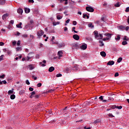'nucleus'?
<instances>
[{"mask_svg": "<svg viewBox=\"0 0 129 129\" xmlns=\"http://www.w3.org/2000/svg\"><path fill=\"white\" fill-rule=\"evenodd\" d=\"M94 35H95V39H97V40H102V38H103L102 34H98V32H97V31H94Z\"/></svg>", "mask_w": 129, "mask_h": 129, "instance_id": "f257e3e1", "label": "nucleus"}, {"mask_svg": "<svg viewBox=\"0 0 129 129\" xmlns=\"http://www.w3.org/2000/svg\"><path fill=\"white\" fill-rule=\"evenodd\" d=\"M31 55H34V52H30L28 56L26 57L27 61H30V59H32L34 56H31Z\"/></svg>", "mask_w": 129, "mask_h": 129, "instance_id": "f03ea898", "label": "nucleus"}, {"mask_svg": "<svg viewBox=\"0 0 129 129\" xmlns=\"http://www.w3.org/2000/svg\"><path fill=\"white\" fill-rule=\"evenodd\" d=\"M80 48L82 50H86L87 49V44L84 43L80 46Z\"/></svg>", "mask_w": 129, "mask_h": 129, "instance_id": "7ed1b4c3", "label": "nucleus"}, {"mask_svg": "<svg viewBox=\"0 0 129 129\" xmlns=\"http://www.w3.org/2000/svg\"><path fill=\"white\" fill-rule=\"evenodd\" d=\"M86 9L88 12H90L91 13L94 12V9L92 7H87Z\"/></svg>", "mask_w": 129, "mask_h": 129, "instance_id": "20e7f679", "label": "nucleus"}, {"mask_svg": "<svg viewBox=\"0 0 129 129\" xmlns=\"http://www.w3.org/2000/svg\"><path fill=\"white\" fill-rule=\"evenodd\" d=\"M72 49H77L78 48V44L77 43H73L71 45Z\"/></svg>", "mask_w": 129, "mask_h": 129, "instance_id": "39448f33", "label": "nucleus"}, {"mask_svg": "<svg viewBox=\"0 0 129 129\" xmlns=\"http://www.w3.org/2000/svg\"><path fill=\"white\" fill-rule=\"evenodd\" d=\"M44 35V32L42 30H40L37 32V36L38 37H41V36H43Z\"/></svg>", "mask_w": 129, "mask_h": 129, "instance_id": "423d86ee", "label": "nucleus"}, {"mask_svg": "<svg viewBox=\"0 0 129 129\" xmlns=\"http://www.w3.org/2000/svg\"><path fill=\"white\" fill-rule=\"evenodd\" d=\"M46 60H43L42 62H40L39 64L42 67H45L46 66Z\"/></svg>", "mask_w": 129, "mask_h": 129, "instance_id": "0eeeda50", "label": "nucleus"}, {"mask_svg": "<svg viewBox=\"0 0 129 129\" xmlns=\"http://www.w3.org/2000/svg\"><path fill=\"white\" fill-rule=\"evenodd\" d=\"M73 38L75 39L77 41H78V40H79L80 39V37L77 34H75L73 36Z\"/></svg>", "mask_w": 129, "mask_h": 129, "instance_id": "6e6552de", "label": "nucleus"}, {"mask_svg": "<svg viewBox=\"0 0 129 129\" xmlns=\"http://www.w3.org/2000/svg\"><path fill=\"white\" fill-rule=\"evenodd\" d=\"M57 55L59 58H61V57L63 56V52L62 51V50L59 51L57 53Z\"/></svg>", "mask_w": 129, "mask_h": 129, "instance_id": "1a4fd4ad", "label": "nucleus"}, {"mask_svg": "<svg viewBox=\"0 0 129 129\" xmlns=\"http://www.w3.org/2000/svg\"><path fill=\"white\" fill-rule=\"evenodd\" d=\"M9 16H10V14H8V13L4 14L2 16L3 20H6V19H7V18H8V17H9Z\"/></svg>", "mask_w": 129, "mask_h": 129, "instance_id": "9d476101", "label": "nucleus"}, {"mask_svg": "<svg viewBox=\"0 0 129 129\" xmlns=\"http://www.w3.org/2000/svg\"><path fill=\"white\" fill-rule=\"evenodd\" d=\"M118 29L120 30V31H124V30L125 29V27L122 25H121L118 27Z\"/></svg>", "mask_w": 129, "mask_h": 129, "instance_id": "9b49d317", "label": "nucleus"}, {"mask_svg": "<svg viewBox=\"0 0 129 129\" xmlns=\"http://www.w3.org/2000/svg\"><path fill=\"white\" fill-rule=\"evenodd\" d=\"M114 64V61L113 60H111V61H109L107 62V65L111 66V65H113Z\"/></svg>", "mask_w": 129, "mask_h": 129, "instance_id": "f8f14e48", "label": "nucleus"}, {"mask_svg": "<svg viewBox=\"0 0 129 129\" xmlns=\"http://www.w3.org/2000/svg\"><path fill=\"white\" fill-rule=\"evenodd\" d=\"M54 70H55V68H54V67H51L48 69L49 72H53Z\"/></svg>", "mask_w": 129, "mask_h": 129, "instance_id": "ddd939ff", "label": "nucleus"}, {"mask_svg": "<svg viewBox=\"0 0 129 129\" xmlns=\"http://www.w3.org/2000/svg\"><path fill=\"white\" fill-rule=\"evenodd\" d=\"M114 7L115 8H119L120 7V3L119 2H117L116 4H114Z\"/></svg>", "mask_w": 129, "mask_h": 129, "instance_id": "4468645a", "label": "nucleus"}, {"mask_svg": "<svg viewBox=\"0 0 129 129\" xmlns=\"http://www.w3.org/2000/svg\"><path fill=\"white\" fill-rule=\"evenodd\" d=\"M23 9H19L18 10H17V13L18 14H20V15H22V14H23Z\"/></svg>", "mask_w": 129, "mask_h": 129, "instance_id": "2eb2a0df", "label": "nucleus"}, {"mask_svg": "<svg viewBox=\"0 0 129 129\" xmlns=\"http://www.w3.org/2000/svg\"><path fill=\"white\" fill-rule=\"evenodd\" d=\"M100 55L102 57H105L106 56V53L104 51H102L100 52Z\"/></svg>", "mask_w": 129, "mask_h": 129, "instance_id": "dca6fc26", "label": "nucleus"}, {"mask_svg": "<svg viewBox=\"0 0 129 129\" xmlns=\"http://www.w3.org/2000/svg\"><path fill=\"white\" fill-rule=\"evenodd\" d=\"M28 68H29V70H33V69H34V68H35L34 67V66L33 64H30L28 66Z\"/></svg>", "mask_w": 129, "mask_h": 129, "instance_id": "f3484780", "label": "nucleus"}, {"mask_svg": "<svg viewBox=\"0 0 129 129\" xmlns=\"http://www.w3.org/2000/svg\"><path fill=\"white\" fill-rule=\"evenodd\" d=\"M83 18H84V19H85V18H87V19H89V16L87 15V14H83Z\"/></svg>", "mask_w": 129, "mask_h": 129, "instance_id": "a211bd4d", "label": "nucleus"}, {"mask_svg": "<svg viewBox=\"0 0 129 129\" xmlns=\"http://www.w3.org/2000/svg\"><path fill=\"white\" fill-rule=\"evenodd\" d=\"M115 40H116V41H119V40H120V35H117V37L115 38Z\"/></svg>", "mask_w": 129, "mask_h": 129, "instance_id": "6ab92c4d", "label": "nucleus"}, {"mask_svg": "<svg viewBox=\"0 0 129 129\" xmlns=\"http://www.w3.org/2000/svg\"><path fill=\"white\" fill-rule=\"evenodd\" d=\"M25 92H26V91H25V90H21L19 92V94H20V95H23V94H24Z\"/></svg>", "mask_w": 129, "mask_h": 129, "instance_id": "aec40b11", "label": "nucleus"}, {"mask_svg": "<svg viewBox=\"0 0 129 129\" xmlns=\"http://www.w3.org/2000/svg\"><path fill=\"white\" fill-rule=\"evenodd\" d=\"M99 43H100V47H103V46H104V43H103V41H102V40H100Z\"/></svg>", "mask_w": 129, "mask_h": 129, "instance_id": "412c9836", "label": "nucleus"}, {"mask_svg": "<svg viewBox=\"0 0 129 129\" xmlns=\"http://www.w3.org/2000/svg\"><path fill=\"white\" fill-rule=\"evenodd\" d=\"M30 11L31 10L29 8L25 9V12L26 14H29V13H30Z\"/></svg>", "mask_w": 129, "mask_h": 129, "instance_id": "4be33fe9", "label": "nucleus"}, {"mask_svg": "<svg viewBox=\"0 0 129 129\" xmlns=\"http://www.w3.org/2000/svg\"><path fill=\"white\" fill-rule=\"evenodd\" d=\"M22 22H20L19 24H17L16 25V27L17 28H19V29H22Z\"/></svg>", "mask_w": 129, "mask_h": 129, "instance_id": "5701e85b", "label": "nucleus"}, {"mask_svg": "<svg viewBox=\"0 0 129 129\" xmlns=\"http://www.w3.org/2000/svg\"><path fill=\"white\" fill-rule=\"evenodd\" d=\"M123 41H128L129 38L126 36H124L122 39Z\"/></svg>", "mask_w": 129, "mask_h": 129, "instance_id": "b1692460", "label": "nucleus"}, {"mask_svg": "<svg viewBox=\"0 0 129 129\" xmlns=\"http://www.w3.org/2000/svg\"><path fill=\"white\" fill-rule=\"evenodd\" d=\"M64 46H65V43H61L60 44H58L59 48H62V47H64Z\"/></svg>", "mask_w": 129, "mask_h": 129, "instance_id": "393cba45", "label": "nucleus"}, {"mask_svg": "<svg viewBox=\"0 0 129 129\" xmlns=\"http://www.w3.org/2000/svg\"><path fill=\"white\" fill-rule=\"evenodd\" d=\"M14 93V89H12V90H9L8 91V94H13Z\"/></svg>", "mask_w": 129, "mask_h": 129, "instance_id": "a878e982", "label": "nucleus"}, {"mask_svg": "<svg viewBox=\"0 0 129 129\" xmlns=\"http://www.w3.org/2000/svg\"><path fill=\"white\" fill-rule=\"evenodd\" d=\"M1 5H5L6 4V1L5 0H0Z\"/></svg>", "mask_w": 129, "mask_h": 129, "instance_id": "bb28decb", "label": "nucleus"}, {"mask_svg": "<svg viewBox=\"0 0 129 129\" xmlns=\"http://www.w3.org/2000/svg\"><path fill=\"white\" fill-rule=\"evenodd\" d=\"M53 26H57V25H60V22H55L53 23Z\"/></svg>", "mask_w": 129, "mask_h": 129, "instance_id": "cd10ccee", "label": "nucleus"}, {"mask_svg": "<svg viewBox=\"0 0 129 129\" xmlns=\"http://www.w3.org/2000/svg\"><path fill=\"white\" fill-rule=\"evenodd\" d=\"M10 98L11 99H15V98H16V96L14 94L11 95Z\"/></svg>", "mask_w": 129, "mask_h": 129, "instance_id": "c85d7f7f", "label": "nucleus"}, {"mask_svg": "<svg viewBox=\"0 0 129 129\" xmlns=\"http://www.w3.org/2000/svg\"><path fill=\"white\" fill-rule=\"evenodd\" d=\"M51 43L53 45H58V41H54V40H53V41H51Z\"/></svg>", "mask_w": 129, "mask_h": 129, "instance_id": "c756f323", "label": "nucleus"}, {"mask_svg": "<svg viewBox=\"0 0 129 129\" xmlns=\"http://www.w3.org/2000/svg\"><path fill=\"white\" fill-rule=\"evenodd\" d=\"M89 28H94V26L92 25V23H90L88 25Z\"/></svg>", "mask_w": 129, "mask_h": 129, "instance_id": "7c9ffc66", "label": "nucleus"}, {"mask_svg": "<svg viewBox=\"0 0 129 129\" xmlns=\"http://www.w3.org/2000/svg\"><path fill=\"white\" fill-rule=\"evenodd\" d=\"M6 53H7L9 55H11L12 54V51L8 49Z\"/></svg>", "mask_w": 129, "mask_h": 129, "instance_id": "2f4dec72", "label": "nucleus"}, {"mask_svg": "<svg viewBox=\"0 0 129 129\" xmlns=\"http://www.w3.org/2000/svg\"><path fill=\"white\" fill-rule=\"evenodd\" d=\"M73 70H79V69H78V67L77 66H74L73 68Z\"/></svg>", "mask_w": 129, "mask_h": 129, "instance_id": "473e14b6", "label": "nucleus"}, {"mask_svg": "<svg viewBox=\"0 0 129 129\" xmlns=\"http://www.w3.org/2000/svg\"><path fill=\"white\" fill-rule=\"evenodd\" d=\"M62 17L60 15H57L56 16V18L57 19V20H61V19H62Z\"/></svg>", "mask_w": 129, "mask_h": 129, "instance_id": "72a5a7b5", "label": "nucleus"}, {"mask_svg": "<svg viewBox=\"0 0 129 129\" xmlns=\"http://www.w3.org/2000/svg\"><path fill=\"white\" fill-rule=\"evenodd\" d=\"M122 60V57H119V58L117 59V62H118V63H120V62H121Z\"/></svg>", "mask_w": 129, "mask_h": 129, "instance_id": "f704fd0d", "label": "nucleus"}, {"mask_svg": "<svg viewBox=\"0 0 129 129\" xmlns=\"http://www.w3.org/2000/svg\"><path fill=\"white\" fill-rule=\"evenodd\" d=\"M21 50H22V47H18L16 48V51L17 52H19V51H21Z\"/></svg>", "mask_w": 129, "mask_h": 129, "instance_id": "c9c22d12", "label": "nucleus"}, {"mask_svg": "<svg viewBox=\"0 0 129 129\" xmlns=\"http://www.w3.org/2000/svg\"><path fill=\"white\" fill-rule=\"evenodd\" d=\"M122 45H123V46H124L125 45H127V42H126L125 41H122Z\"/></svg>", "mask_w": 129, "mask_h": 129, "instance_id": "e433bc0d", "label": "nucleus"}, {"mask_svg": "<svg viewBox=\"0 0 129 129\" xmlns=\"http://www.w3.org/2000/svg\"><path fill=\"white\" fill-rule=\"evenodd\" d=\"M100 121H101L100 119H97L95 120L94 122L95 123H98V122H100Z\"/></svg>", "mask_w": 129, "mask_h": 129, "instance_id": "4c0bfd02", "label": "nucleus"}, {"mask_svg": "<svg viewBox=\"0 0 129 129\" xmlns=\"http://www.w3.org/2000/svg\"><path fill=\"white\" fill-rule=\"evenodd\" d=\"M108 98V100H110L111 101H113L114 100V99L111 97H109Z\"/></svg>", "mask_w": 129, "mask_h": 129, "instance_id": "58836bf2", "label": "nucleus"}, {"mask_svg": "<svg viewBox=\"0 0 129 129\" xmlns=\"http://www.w3.org/2000/svg\"><path fill=\"white\" fill-rule=\"evenodd\" d=\"M116 108H117V109H121V108H122V106H116Z\"/></svg>", "mask_w": 129, "mask_h": 129, "instance_id": "ea45409f", "label": "nucleus"}, {"mask_svg": "<svg viewBox=\"0 0 129 129\" xmlns=\"http://www.w3.org/2000/svg\"><path fill=\"white\" fill-rule=\"evenodd\" d=\"M108 116H109V117H114V116L113 115H112L111 113H109Z\"/></svg>", "mask_w": 129, "mask_h": 129, "instance_id": "a19ab883", "label": "nucleus"}, {"mask_svg": "<svg viewBox=\"0 0 129 129\" xmlns=\"http://www.w3.org/2000/svg\"><path fill=\"white\" fill-rule=\"evenodd\" d=\"M3 60H4V55H2L0 56V61H3Z\"/></svg>", "mask_w": 129, "mask_h": 129, "instance_id": "79ce46f5", "label": "nucleus"}, {"mask_svg": "<svg viewBox=\"0 0 129 129\" xmlns=\"http://www.w3.org/2000/svg\"><path fill=\"white\" fill-rule=\"evenodd\" d=\"M23 38H28V34H23L22 35Z\"/></svg>", "mask_w": 129, "mask_h": 129, "instance_id": "37998d69", "label": "nucleus"}, {"mask_svg": "<svg viewBox=\"0 0 129 129\" xmlns=\"http://www.w3.org/2000/svg\"><path fill=\"white\" fill-rule=\"evenodd\" d=\"M62 76V74H58L56 75V77H61Z\"/></svg>", "mask_w": 129, "mask_h": 129, "instance_id": "c03bdc74", "label": "nucleus"}, {"mask_svg": "<svg viewBox=\"0 0 129 129\" xmlns=\"http://www.w3.org/2000/svg\"><path fill=\"white\" fill-rule=\"evenodd\" d=\"M73 24L74 25V26H76L77 25V22L75 21H74L73 22Z\"/></svg>", "mask_w": 129, "mask_h": 129, "instance_id": "a18cd8bd", "label": "nucleus"}, {"mask_svg": "<svg viewBox=\"0 0 129 129\" xmlns=\"http://www.w3.org/2000/svg\"><path fill=\"white\" fill-rule=\"evenodd\" d=\"M112 109H115L116 108V105H114L111 107Z\"/></svg>", "mask_w": 129, "mask_h": 129, "instance_id": "49530a36", "label": "nucleus"}, {"mask_svg": "<svg viewBox=\"0 0 129 129\" xmlns=\"http://www.w3.org/2000/svg\"><path fill=\"white\" fill-rule=\"evenodd\" d=\"M12 44H13V46H16V45L17 44V41H14L12 42Z\"/></svg>", "mask_w": 129, "mask_h": 129, "instance_id": "de8ad7c7", "label": "nucleus"}, {"mask_svg": "<svg viewBox=\"0 0 129 129\" xmlns=\"http://www.w3.org/2000/svg\"><path fill=\"white\" fill-rule=\"evenodd\" d=\"M125 12L126 13H128V12H129V7H127V8H126V9H125Z\"/></svg>", "mask_w": 129, "mask_h": 129, "instance_id": "09e8293b", "label": "nucleus"}, {"mask_svg": "<svg viewBox=\"0 0 129 129\" xmlns=\"http://www.w3.org/2000/svg\"><path fill=\"white\" fill-rule=\"evenodd\" d=\"M105 35L106 37H111L110 34H109V33H106V34H105Z\"/></svg>", "mask_w": 129, "mask_h": 129, "instance_id": "8fccbe9b", "label": "nucleus"}, {"mask_svg": "<svg viewBox=\"0 0 129 129\" xmlns=\"http://www.w3.org/2000/svg\"><path fill=\"white\" fill-rule=\"evenodd\" d=\"M17 46H19L20 45H21V41L18 40L17 43Z\"/></svg>", "mask_w": 129, "mask_h": 129, "instance_id": "3c124183", "label": "nucleus"}, {"mask_svg": "<svg viewBox=\"0 0 129 129\" xmlns=\"http://www.w3.org/2000/svg\"><path fill=\"white\" fill-rule=\"evenodd\" d=\"M108 40H109V38L106 37V38H104V39H103V41H108Z\"/></svg>", "mask_w": 129, "mask_h": 129, "instance_id": "603ef678", "label": "nucleus"}, {"mask_svg": "<svg viewBox=\"0 0 129 129\" xmlns=\"http://www.w3.org/2000/svg\"><path fill=\"white\" fill-rule=\"evenodd\" d=\"M41 86H42V83H39L37 84V87H41Z\"/></svg>", "mask_w": 129, "mask_h": 129, "instance_id": "864d4df0", "label": "nucleus"}, {"mask_svg": "<svg viewBox=\"0 0 129 129\" xmlns=\"http://www.w3.org/2000/svg\"><path fill=\"white\" fill-rule=\"evenodd\" d=\"M26 84H27V85H30V82L28 80H27L26 81Z\"/></svg>", "mask_w": 129, "mask_h": 129, "instance_id": "5fc2aeb1", "label": "nucleus"}, {"mask_svg": "<svg viewBox=\"0 0 129 129\" xmlns=\"http://www.w3.org/2000/svg\"><path fill=\"white\" fill-rule=\"evenodd\" d=\"M8 49L7 48H4L3 49V51L5 52V53H7V52H8Z\"/></svg>", "mask_w": 129, "mask_h": 129, "instance_id": "6e6d98bb", "label": "nucleus"}, {"mask_svg": "<svg viewBox=\"0 0 129 129\" xmlns=\"http://www.w3.org/2000/svg\"><path fill=\"white\" fill-rule=\"evenodd\" d=\"M35 58L36 59H39V58H40V55L39 54H36V56H35Z\"/></svg>", "mask_w": 129, "mask_h": 129, "instance_id": "4d7b16f0", "label": "nucleus"}, {"mask_svg": "<svg viewBox=\"0 0 129 129\" xmlns=\"http://www.w3.org/2000/svg\"><path fill=\"white\" fill-rule=\"evenodd\" d=\"M63 2H65L64 5H67L68 4V0H63Z\"/></svg>", "mask_w": 129, "mask_h": 129, "instance_id": "13d9d810", "label": "nucleus"}, {"mask_svg": "<svg viewBox=\"0 0 129 129\" xmlns=\"http://www.w3.org/2000/svg\"><path fill=\"white\" fill-rule=\"evenodd\" d=\"M35 94H36V92L35 91L32 92L31 93V95H32V96L35 95Z\"/></svg>", "mask_w": 129, "mask_h": 129, "instance_id": "bf43d9fd", "label": "nucleus"}, {"mask_svg": "<svg viewBox=\"0 0 129 129\" xmlns=\"http://www.w3.org/2000/svg\"><path fill=\"white\" fill-rule=\"evenodd\" d=\"M99 98L100 100H103V96H101L100 97H99Z\"/></svg>", "mask_w": 129, "mask_h": 129, "instance_id": "052dcab7", "label": "nucleus"}, {"mask_svg": "<svg viewBox=\"0 0 129 129\" xmlns=\"http://www.w3.org/2000/svg\"><path fill=\"white\" fill-rule=\"evenodd\" d=\"M30 91H33L34 90V88H32V87H30L29 88Z\"/></svg>", "mask_w": 129, "mask_h": 129, "instance_id": "680f3d73", "label": "nucleus"}, {"mask_svg": "<svg viewBox=\"0 0 129 129\" xmlns=\"http://www.w3.org/2000/svg\"><path fill=\"white\" fill-rule=\"evenodd\" d=\"M70 22V19H68L66 21V24H69V22Z\"/></svg>", "mask_w": 129, "mask_h": 129, "instance_id": "e2e57ef3", "label": "nucleus"}, {"mask_svg": "<svg viewBox=\"0 0 129 129\" xmlns=\"http://www.w3.org/2000/svg\"><path fill=\"white\" fill-rule=\"evenodd\" d=\"M119 74L118 73H116L114 75L115 77H117L118 76Z\"/></svg>", "mask_w": 129, "mask_h": 129, "instance_id": "0e129e2a", "label": "nucleus"}, {"mask_svg": "<svg viewBox=\"0 0 129 129\" xmlns=\"http://www.w3.org/2000/svg\"><path fill=\"white\" fill-rule=\"evenodd\" d=\"M29 3H31L32 4H34V0H29Z\"/></svg>", "mask_w": 129, "mask_h": 129, "instance_id": "69168bd1", "label": "nucleus"}, {"mask_svg": "<svg viewBox=\"0 0 129 129\" xmlns=\"http://www.w3.org/2000/svg\"><path fill=\"white\" fill-rule=\"evenodd\" d=\"M5 43L3 42H0V46H4Z\"/></svg>", "mask_w": 129, "mask_h": 129, "instance_id": "338daca9", "label": "nucleus"}, {"mask_svg": "<svg viewBox=\"0 0 129 129\" xmlns=\"http://www.w3.org/2000/svg\"><path fill=\"white\" fill-rule=\"evenodd\" d=\"M128 29H129V27H128V26H127V27H125V30L126 31H128Z\"/></svg>", "mask_w": 129, "mask_h": 129, "instance_id": "774afa93", "label": "nucleus"}]
</instances>
